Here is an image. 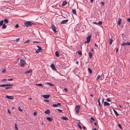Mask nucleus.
Wrapping results in <instances>:
<instances>
[{
	"instance_id": "1",
	"label": "nucleus",
	"mask_w": 130,
	"mask_h": 130,
	"mask_svg": "<svg viewBox=\"0 0 130 130\" xmlns=\"http://www.w3.org/2000/svg\"><path fill=\"white\" fill-rule=\"evenodd\" d=\"M33 23L30 21H26L24 23L25 26L26 27H29L31 26Z\"/></svg>"
},
{
	"instance_id": "2",
	"label": "nucleus",
	"mask_w": 130,
	"mask_h": 130,
	"mask_svg": "<svg viewBox=\"0 0 130 130\" xmlns=\"http://www.w3.org/2000/svg\"><path fill=\"white\" fill-rule=\"evenodd\" d=\"M37 47L38 48L36 51V53H38L40 52H41L42 51V50L41 47L38 45L37 46Z\"/></svg>"
},
{
	"instance_id": "3",
	"label": "nucleus",
	"mask_w": 130,
	"mask_h": 130,
	"mask_svg": "<svg viewBox=\"0 0 130 130\" xmlns=\"http://www.w3.org/2000/svg\"><path fill=\"white\" fill-rule=\"evenodd\" d=\"M80 108V106L79 105H77L76 106L75 108V110L77 113H78L79 112V110Z\"/></svg>"
},
{
	"instance_id": "4",
	"label": "nucleus",
	"mask_w": 130,
	"mask_h": 130,
	"mask_svg": "<svg viewBox=\"0 0 130 130\" xmlns=\"http://www.w3.org/2000/svg\"><path fill=\"white\" fill-rule=\"evenodd\" d=\"M25 61L23 60L20 59V64L21 67H24L25 65Z\"/></svg>"
},
{
	"instance_id": "5",
	"label": "nucleus",
	"mask_w": 130,
	"mask_h": 130,
	"mask_svg": "<svg viewBox=\"0 0 130 130\" xmlns=\"http://www.w3.org/2000/svg\"><path fill=\"white\" fill-rule=\"evenodd\" d=\"M13 85L11 84H3L0 85V87H4L5 86H13Z\"/></svg>"
},
{
	"instance_id": "6",
	"label": "nucleus",
	"mask_w": 130,
	"mask_h": 130,
	"mask_svg": "<svg viewBox=\"0 0 130 130\" xmlns=\"http://www.w3.org/2000/svg\"><path fill=\"white\" fill-rule=\"evenodd\" d=\"M91 38V36L90 35H89L87 38V41L85 42L86 43H89L90 40V39Z\"/></svg>"
},
{
	"instance_id": "7",
	"label": "nucleus",
	"mask_w": 130,
	"mask_h": 130,
	"mask_svg": "<svg viewBox=\"0 0 130 130\" xmlns=\"http://www.w3.org/2000/svg\"><path fill=\"white\" fill-rule=\"evenodd\" d=\"M69 20L68 19L63 20L60 23V24H66V23H67L68 21Z\"/></svg>"
},
{
	"instance_id": "8",
	"label": "nucleus",
	"mask_w": 130,
	"mask_h": 130,
	"mask_svg": "<svg viewBox=\"0 0 130 130\" xmlns=\"http://www.w3.org/2000/svg\"><path fill=\"white\" fill-rule=\"evenodd\" d=\"M52 28L53 31L55 33H56L57 32L56 30V27L53 24L52 25Z\"/></svg>"
},
{
	"instance_id": "9",
	"label": "nucleus",
	"mask_w": 130,
	"mask_h": 130,
	"mask_svg": "<svg viewBox=\"0 0 130 130\" xmlns=\"http://www.w3.org/2000/svg\"><path fill=\"white\" fill-rule=\"evenodd\" d=\"M121 45L122 46H125V45H130V42H124L121 44Z\"/></svg>"
},
{
	"instance_id": "10",
	"label": "nucleus",
	"mask_w": 130,
	"mask_h": 130,
	"mask_svg": "<svg viewBox=\"0 0 130 130\" xmlns=\"http://www.w3.org/2000/svg\"><path fill=\"white\" fill-rule=\"evenodd\" d=\"M42 96L44 98L47 99L50 97V95L45 94L42 95Z\"/></svg>"
},
{
	"instance_id": "11",
	"label": "nucleus",
	"mask_w": 130,
	"mask_h": 130,
	"mask_svg": "<svg viewBox=\"0 0 130 130\" xmlns=\"http://www.w3.org/2000/svg\"><path fill=\"white\" fill-rule=\"evenodd\" d=\"M51 67L53 70L55 71L57 70V69L55 68V66L53 64H51Z\"/></svg>"
},
{
	"instance_id": "12",
	"label": "nucleus",
	"mask_w": 130,
	"mask_h": 130,
	"mask_svg": "<svg viewBox=\"0 0 130 130\" xmlns=\"http://www.w3.org/2000/svg\"><path fill=\"white\" fill-rule=\"evenodd\" d=\"M6 98L10 99H13V97L12 96L6 95Z\"/></svg>"
},
{
	"instance_id": "13",
	"label": "nucleus",
	"mask_w": 130,
	"mask_h": 130,
	"mask_svg": "<svg viewBox=\"0 0 130 130\" xmlns=\"http://www.w3.org/2000/svg\"><path fill=\"white\" fill-rule=\"evenodd\" d=\"M104 104L105 106H109L110 105L109 103L107 102L106 101H105L104 102Z\"/></svg>"
},
{
	"instance_id": "14",
	"label": "nucleus",
	"mask_w": 130,
	"mask_h": 130,
	"mask_svg": "<svg viewBox=\"0 0 130 130\" xmlns=\"http://www.w3.org/2000/svg\"><path fill=\"white\" fill-rule=\"evenodd\" d=\"M46 119L50 122H51L52 121V119L50 117H47Z\"/></svg>"
},
{
	"instance_id": "15",
	"label": "nucleus",
	"mask_w": 130,
	"mask_h": 130,
	"mask_svg": "<svg viewBox=\"0 0 130 130\" xmlns=\"http://www.w3.org/2000/svg\"><path fill=\"white\" fill-rule=\"evenodd\" d=\"M92 52H89V56L90 59H91L92 57Z\"/></svg>"
},
{
	"instance_id": "16",
	"label": "nucleus",
	"mask_w": 130,
	"mask_h": 130,
	"mask_svg": "<svg viewBox=\"0 0 130 130\" xmlns=\"http://www.w3.org/2000/svg\"><path fill=\"white\" fill-rule=\"evenodd\" d=\"M113 111L115 113L116 115L117 116H119V115L118 114V113L114 109H113Z\"/></svg>"
},
{
	"instance_id": "17",
	"label": "nucleus",
	"mask_w": 130,
	"mask_h": 130,
	"mask_svg": "<svg viewBox=\"0 0 130 130\" xmlns=\"http://www.w3.org/2000/svg\"><path fill=\"white\" fill-rule=\"evenodd\" d=\"M61 118L62 120H68V119L67 117H61Z\"/></svg>"
},
{
	"instance_id": "18",
	"label": "nucleus",
	"mask_w": 130,
	"mask_h": 130,
	"mask_svg": "<svg viewBox=\"0 0 130 130\" xmlns=\"http://www.w3.org/2000/svg\"><path fill=\"white\" fill-rule=\"evenodd\" d=\"M44 113L46 114H48L50 113V111L49 110H47L45 111Z\"/></svg>"
},
{
	"instance_id": "19",
	"label": "nucleus",
	"mask_w": 130,
	"mask_h": 130,
	"mask_svg": "<svg viewBox=\"0 0 130 130\" xmlns=\"http://www.w3.org/2000/svg\"><path fill=\"white\" fill-rule=\"evenodd\" d=\"M118 19H119V20H118V24L119 25H120L121 24V19L120 18H118Z\"/></svg>"
},
{
	"instance_id": "20",
	"label": "nucleus",
	"mask_w": 130,
	"mask_h": 130,
	"mask_svg": "<svg viewBox=\"0 0 130 130\" xmlns=\"http://www.w3.org/2000/svg\"><path fill=\"white\" fill-rule=\"evenodd\" d=\"M67 4V2L66 1H64L63 2L62 5L63 6H64Z\"/></svg>"
},
{
	"instance_id": "21",
	"label": "nucleus",
	"mask_w": 130,
	"mask_h": 130,
	"mask_svg": "<svg viewBox=\"0 0 130 130\" xmlns=\"http://www.w3.org/2000/svg\"><path fill=\"white\" fill-rule=\"evenodd\" d=\"M113 41V40L112 39L110 38L109 39V43L110 45H111Z\"/></svg>"
},
{
	"instance_id": "22",
	"label": "nucleus",
	"mask_w": 130,
	"mask_h": 130,
	"mask_svg": "<svg viewBox=\"0 0 130 130\" xmlns=\"http://www.w3.org/2000/svg\"><path fill=\"white\" fill-rule=\"evenodd\" d=\"M55 55L57 57H58L59 56V52L58 51H56L55 53Z\"/></svg>"
},
{
	"instance_id": "23",
	"label": "nucleus",
	"mask_w": 130,
	"mask_h": 130,
	"mask_svg": "<svg viewBox=\"0 0 130 130\" xmlns=\"http://www.w3.org/2000/svg\"><path fill=\"white\" fill-rule=\"evenodd\" d=\"M72 13L76 15V10L75 9H73L72 10Z\"/></svg>"
},
{
	"instance_id": "24",
	"label": "nucleus",
	"mask_w": 130,
	"mask_h": 130,
	"mask_svg": "<svg viewBox=\"0 0 130 130\" xmlns=\"http://www.w3.org/2000/svg\"><path fill=\"white\" fill-rule=\"evenodd\" d=\"M32 71V70H29L28 71H27L26 72H25V73H31Z\"/></svg>"
},
{
	"instance_id": "25",
	"label": "nucleus",
	"mask_w": 130,
	"mask_h": 130,
	"mask_svg": "<svg viewBox=\"0 0 130 130\" xmlns=\"http://www.w3.org/2000/svg\"><path fill=\"white\" fill-rule=\"evenodd\" d=\"M4 21L5 23L6 24H7L8 23V20L6 19H5L4 20Z\"/></svg>"
},
{
	"instance_id": "26",
	"label": "nucleus",
	"mask_w": 130,
	"mask_h": 130,
	"mask_svg": "<svg viewBox=\"0 0 130 130\" xmlns=\"http://www.w3.org/2000/svg\"><path fill=\"white\" fill-rule=\"evenodd\" d=\"M36 85L39 86H41L42 87H43V85L42 84L40 83L38 84H37Z\"/></svg>"
},
{
	"instance_id": "27",
	"label": "nucleus",
	"mask_w": 130,
	"mask_h": 130,
	"mask_svg": "<svg viewBox=\"0 0 130 130\" xmlns=\"http://www.w3.org/2000/svg\"><path fill=\"white\" fill-rule=\"evenodd\" d=\"M46 84L48 85L51 86H54V85L53 84H52L50 83H46Z\"/></svg>"
},
{
	"instance_id": "28",
	"label": "nucleus",
	"mask_w": 130,
	"mask_h": 130,
	"mask_svg": "<svg viewBox=\"0 0 130 130\" xmlns=\"http://www.w3.org/2000/svg\"><path fill=\"white\" fill-rule=\"evenodd\" d=\"M79 123L77 124V126L78 127H79V128L81 129L82 128V127L80 125V124H79V123H80V122H79Z\"/></svg>"
},
{
	"instance_id": "29",
	"label": "nucleus",
	"mask_w": 130,
	"mask_h": 130,
	"mask_svg": "<svg viewBox=\"0 0 130 130\" xmlns=\"http://www.w3.org/2000/svg\"><path fill=\"white\" fill-rule=\"evenodd\" d=\"M3 25V26L2 27V28L3 29H5L6 28L7 26L4 24Z\"/></svg>"
},
{
	"instance_id": "30",
	"label": "nucleus",
	"mask_w": 130,
	"mask_h": 130,
	"mask_svg": "<svg viewBox=\"0 0 130 130\" xmlns=\"http://www.w3.org/2000/svg\"><path fill=\"white\" fill-rule=\"evenodd\" d=\"M88 70L89 71L90 73L91 74L92 73L91 70L90 68H88Z\"/></svg>"
},
{
	"instance_id": "31",
	"label": "nucleus",
	"mask_w": 130,
	"mask_h": 130,
	"mask_svg": "<svg viewBox=\"0 0 130 130\" xmlns=\"http://www.w3.org/2000/svg\"><path fill=\"white\" fill-rule=\"evenodd\" d=\"M4 22L3 20H2L0 22V26H1L3 25L4 24H3Z\"/></svg>"
},
{
	"instance_id": "32",
	"label": "nucleus",
	"mask_w": 130,
	"mask_h": 130,
	"mask_svg": "<svg viewBox=\"0 0 130 130\" xmlns=\"http://www.w3.org/2000/svg\"><path fill=\"white\" fill-rule=\"evenodd\" d=\"M100 98H99L98 100V102L99 103V105L100 106V107H101V103L100 101Z\"/></svg>"
},
{
	"instance_id": "33",
	"label": "nucleus",
	"mask_w": 130,
	"mask_h": 130,
	"mask_svg": "<svg viewBox=\"0 0 130 130\" xmlns=\"http://www.w3.org/2000/svg\"><path fill=\"white\" fill-rule=\"evenodd\" d=\"M15 129L17 130H18V127H17V124L16 123H15Z\"/></svg>"
},
{
	"instance_id": "34",
	"label": "nucleus",
	"mask_w": 130,
	"mask_h": 130,
	"mask_svg": "<svg viewBox=\"0 0 130 130\" xmlns=\"http://www.w3.org/2000/svg\"><path fill=\"white\" fill-rule=\"evenodd\" d=\"M77 53H78L80 55H82V52L80 51H78Z\"/></svg>"
},
{
	"instance_id": "35",
	"label": "nucleus",
	"mask_w": 130,
	"mask_h": 130,
	"mask_svg": "<svg viewBox=\"0 0 130 130\" xmlns=\"http://www.w3.org/2000/svg\"><path fill=\"white\" fill-rule=\"evenodd\" d=\"M118 126L120 129H121L122 128V126L120 124H119L118 125Z\"/></svg>"
},
{
	"instance_id": "36",
	"label": "nucleus",
	"mask_w": 130,
	"mask_h": 130,
	"mask_svg": "<svg viewBox=\"0 0 130 130\" xmlns=\"http://www.w3.org/2000/svg\"><path fill=\"white\" fill-rule=\"evenodd\" d=\"M12 88V87H6L5 88V89H11Z\"/></svg>"
},
{
	"instance_id": "37",
	"label": "nucleus",
	"mask_w": 130,
	"mask_h": 130,
	"mask_svg": "<svg viewBox=\"0 0 130 130\" xmlns=\"http://www.w3.org/2000/svg\"><path fill=\"white\" fill-rule=\"evenodd\" d=\"M98 23V25L100 24V25H101L102 24V21H99Z\"/></svg>"
},
{
	"instance_id": "38",
	"label": "nucleus",
	"mask_w": 130,
	"mask_h": 130,
	"mask_svg": "<svg viewBox=\"0 0 130 130\" xmlns=\"http://www.w3.org/2000/svg\"><path fill=\"white\" fill-rule=\"evenodd\" d=\"M56 110L61 112H62V111L61 110L58 109H57Z\"/></svg>"
},
{
	"instance_id": "39",
	"label": "nucleus",
	"mask_w": 130,
	"mask_h": 130,
	"mask_svg": "<svg viewBox=\"0 0 130 130\" xmlns=\"http://www.w3.org/2000/svg\"><path fill=\"white\" fill-rule=\"evenodd\" d=\"M49 100H46V99H45L44 100V102H49Z\"/></svg>"
},
{
	"instance_id": "40",
	"label": "nucleus",
	"mask_w": 130,
	"mask_h": 130,
	"mask_svg": "<svg viewBox=\"0 0 130 130\" xmlns=\"http://www.w3.org/2000/svg\"><path fill=\"white\" fill-rule=\"evenodd\" d=\"M100 76L99 75H98V77H97L96 78V80L99 79V78H100Z\"/></svg>"
},
{
	"instance_id": "41",
	"label": "nucleus",
	"mask_w": 130,
	"mask_h": 130,
	"mask_svg": "<svg viewBox=\"0 0 130 130\" xmlns=\"http://www.w3.org/2000/svg\"><path fill=\"white\" fill-rule=\"evenodd\" d=\"M33 43H41V42L39 41H34L33 42Z\"/></svg>"
},
{
	"instance_id": "42",
	"label": "nucleus",
	"mask_w": 130,
	"mask_h": 130,
	"mask_svg": "<svg viewBox=\"0 0 130 130\" xmlns=\"http://www.w3.org/2000/svg\"><path fill=\"white\" fill-rule=\"evenodd\" d=\"M7 79H5V78H4V79H2V82H5V81H6V80H7Z\"/></svg>"
},
{
	"instance_id": "43",
	"label": "nucleus",
	"mask_w": 130,
	"mask_h": 130,
	"mask_svg": "<svg viewBox=\"0 0 130 130\" xmlns=\"http://www.w3.org/2000/svg\"><path fill=\"white\" fill-rule=\"evenodd\" d=\"M52 106L55 107H56L57 106V104H54L52 105Z\"/></svg>"
},
{
	"instance_id": "44",
	"label": "nucleus",
	"mask_w": 130,
	"mask_h": 130,
	"mask_svg": "<svg viewBox=\"0 0 130 130\" xmlns=\"http://www.w3.org/2000/svg\"><path fill=\"white\" fill-rule=\"evenodd\" d=\"M30 41L29 40H27L25 42V43H28Z\"/></svg>"
},
{
	"instance_id": "45",
	"label": "nucleus",
	"mask_w": 130,
	"mask_h": 130,
	"mask_svg": "<svg viewBox=\"0 0 130 130\" xmlns=\"http://www.w3.org/2000/svg\"><path fill=\"white\" fill-rule=\"evenodd\" d=\"M106 100L107 102H110L111 101L110 100L109 98L107 99Z\"/></svg>"
},
{
	"instance_id": "46",
	"label": "nucleus",
	"mask_w": 130,
	"mask_h": 130,
	"mask_svg": "<svg viewBox=\"0 0 130 130\" xmlns=\"http://www.w3.org/2000/svg\"><path fill=\"white\" fill-rule=\"evenodd\" d=\"M13 80V78H10L8 79V81H11Z\"/></svg>"
},
{
	"instance_id": "47",
	"label": "nucleus",
	"mask_w": 130,
	"mask_h": 130,
	"mask_svg": "<svg viewBox=\"0 0 130 130\" xmlns=\"http://www.w3.org/2000/svg\"><path fill=\"white\" fill-rule=\"evenodd\" d=\"M6 71V70L5 69H3L2 71V73H4Z\"/></svg>"
},
{
	"instance_id": "48",
	"label": "nucleus",
	"mask_w": 130,
	"mask_h": 130,
	"mask_svg": "<svg viewBox=\"0 0 130 130\" xmlns=\"http://www.w3.org/2000/svg\"><path fill=\"white\" fill-rule=\"evenodd\" d=\"M91 119L93 121H94V119L93 118V117H91Z\"/></svg>"
},
{
	"instance_id": "49",
	"label": "nucleus",
	"mask_w": 130,
	"mask_h": 130,
	"mask_svg": "<svg viewBox=\"0 0 130 130\" xmlns=\"http://www.w3.org/2000/svg\"><path fill=\"white\" fill-rule=\"evenodd\" d=\"M19 109L20 111H23V110L22 109H21L20 107H19Z\"/></svg>"
},
{
	"instance_id": "50",
	"label": "nucleus",
	"mask_w": 130,
	"mask_h": 130,
	"mask_svg": "<svg viewBox=\"0 0 130 130\" xmlns=\"http://www.w3.org/2000/svg\"><path fill=\"white\" fill-rule=\"evenodd\" d=\"M57 104V106H58V105L60 106L61 105V104L60 103H58Z\"/></svg>"
},
{
	"instance_id": "51",
	"label": "nucleus",
	"mask_w": 130,
	"mask_h": 130,
	"mask_svg": "<svg viewBox=\"0 0 130 130\" xmlns=\"http://www.w3.org/2000/svg\"><path fill=\"white\" fill-rule=\"evenodd\" d=\"M93 23L94 24H95L96 25H98V23H97L95 22H93Z\"/></svg>"
},
{
	"instance_id": "52",
	"label": "nucleus",
	"mask_w": 130,
	"mask_h": 130,
	"mask_svg": "<svg viewBox=\"0 0 130 130\" xmlns=\"http://www.w3.org/2000/svg\"><path fill=\"white\" fill-rule=\"evenodd\" d=\"M64 90L66 91V92H67L68 91V89H67V88H65L64 89Z\"/></svg>"
},
{
	"instance_id": "53",
	"label": "nucleus",
	"mask_w": 130,
	"mask_h": 130,
	"mask_svg": "<svg viewBox=\"0 0 130 130\" xmlns=\"http://www.w3.org/2000/svg\"><path fill=\"white\" fill-rule=\"evenodd\" d=\"M19 25L18 24H17L15 26V27H16V28H18V27H19Z\"/></svg>"
},
{
	"instance_id": "54",
	"label": "nucleus",
	"mask_w": 130,
	"mask_h": 130,
	"mask_svg": "<svg viewBox=\"0 0 130 130\" xmlns=\"http://www.w3.org/2000/svg\"><path fill=\"white\" fill-rule=\"evenodd\" d=\"M127 21L130 23V18H128L127 19Z\"/></svg>"
},
{
	"instance_id": "55",
	"label": "nucleus",
	"mask_w": 130,
	"mask_h": 130,
	"mask_svg": "<svg viewBox=\"0 0 130 130\" xmlns=\"http://www.w3.org/2000/svg\"><path fill=\"white\" fill-rule=\"evenodd\" d=\"M104 2H101V4H102V5H103V6L104 5Z\"/></svg>"
},
{
	"instance_id": "56",
	"label": "nucleus",
	"mask_w": 130,
	"mask_h": 130,
	"mask_svg": "<svg viewBox=\"0 0 130 130\" xmlns=\"http://www.w3.org/2000/svg\"><path fill=\"white\" fill-rule=\"evenodd\" d=\"M19 38H17L15 40L17 41L18 42L19 41Z\"/></svg>"
},
{
	"instance_id": "57",
	"label": "nucleus",
	"mask_w": 130,
	"mask_h": 130,
	"mask_svg": "<svg viewBox=\"0 0 130 130\" xmlns=\"http://www.w3.org/2000/svg\"><path fill=\"white\" fill-rule=\"evenodd\" d=\"M36 114V112H34V116H35Z\"/></svg>"
},
{
	"instance_id": "58",
	"label": "nucleus",
	"mask_w": 130,
	"mask_h": 130,
	"mask_svg": "<svg viewBox=\"0 0 130 130\" xmlns=\"http://www.w3.org/2000/svg\"><path fill=\"white\" fill-rule=\"evenodd\" d=\"M94 45L95 47H98V45H96V43H95Z\"/></svg>"
},
{
	"instance_id": "59",
	"label": "nucleus",
	"mask_w": 130,
	"mask_h": 130,
	"mask_svg": "<svg viewBox=\"0 0 130 130\" xmlns=\"http://www.w3.org/2000/svg\"><path fill=\"white\" fill-rule=\"evenodd\" d=\"M118 48H117L116 49V53H117V52H118Z\"/></svg>"
},
{
	"instance_id": "60",
	"label": "nucleus",
	"mask_w": 130,
	"mask_h": 130,
	"mask_svg": "<svg viewBox=\"0 0 130 130\" xmlns=\"http://www.w3.org/2000/svg\"><path fill=\"white\" fill-rule=\"evenodd\" d=\"M8 113L9 114H11V112L9 110H8Z\"/></svg>"
},
{
	"instance_id": "61",
	"label": "nucleus",
	"mask_w": 130,
	"mask_h": 130,
	"mask_svg": "<svg viewBox=\"0 0 130 130\" xmlns=\"http://www.w3.org/2000/svg\"><path fill=\"white\" fill-rule=\"evenodd\" d=\"M93 0H90V2L91 3H92L93 2Z\"/></svg>"
},
{
	"instance_id": "62",
	"label": "nucleus",
	"mask_w": 130,
	"mask_h": 130,
	"mask_svg": "<svg viewBox=\"0 0 130 130\" xmlns=\"http://www.w3.org/2000/svg\"><path fill=\"white\" fill-rule=\"evenodd\" d=\"M83 128H84V129H85L86 127L85 126H84L83 127Z\"/></svg>"
},
{
	"instance_id": "63",
	"label": "nucleus",
	"mask_w": 130,
	"mask_h": 130,
	"mask_svg": "<svg viewBox=\"0 0 130 130\" xmlns=\"http://www.w3.org/2000/svg\"><path fill=\"white\" fill-rule=\"evenodd\" d=\"M94 125L96 126V122H95L94 123Z\"/></svg>"
},
{
	"instance_id": "64",
	"label": "nucleus",
	"mask_w": 130,
	"mask_h": 130,
	"mask_svg": "<svg viewBox=\"0 0 130 130\" xmlns=\"http://www.w3.org/2000/svg\"><path fill=\"white\" fill-rule=\"evenodd\" d=\"M93 130H96V129L95 128H94L93 129Z\"/></svg>"
}]
</instances>
